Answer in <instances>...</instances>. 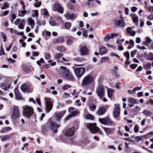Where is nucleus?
<instances>
[{"label":"nucleus","instance_id":"nucleus-31","mask_svg":"<svg viewBox=\"0 0 153 153\" xmlns=\"http://www.w3.org/2000/svg\"><path fill=\"white\" fill-rule=\"evenodd\" d=\"M64 114L62 113L56 114V117L57 118L56 120L59 121L63 116Z\"/></svg>","mask_w":153,"mask_h":153},{"label":"nucleus","instance_id":"nucleus-45","mask_svg":"<svg viewBox=\"0 0 153 153\" xmlns=\"http://www.w3.org/2000/svg\"><path fill=\"white\" fill-rule=\"evenodd\" d=\"M9 7V4L8 3L5 2L4 3V6L1 8L2 10H4L6 8H8Z\"/></svg>","mask_w":153,"mask_h":153},{"label":"nucleus","instance_id":"nucleus-43","mask_svg":"<svg viewBox=\"0 0 153 153\" xmlns=\"http://www.w3.org/2000/svg\"><path fill=\"white\" fill-rule=\"evenodd\" d=\"M73 42V41L70 39H68V40L67 41L66 43L68 45H72Z\"/></svg>","mask_w":153,"mask_h":153},{"label":"nucleus","instance_id":"nucleus-30","mask_svg":"<svg viewBox=\"0 0 153 153\" xmlns=\"http://www.w3.org/2000/svg\"><path fill=\"white\" fill-rule=\"evenodd\" d=\"M113 93V89L111 88H108L107 90V94L108 96L109 97H111L112 96Z\"/></svg>","mask_w":153,"mask_h":153},{"label":"nucleus","instance_id":"nucleus-38","mask_svg":"<svg viewBox=\"0 0 153 153\" xmlns=\"http://www.w3.org/2000/svg\"><path fill=\"white\" fill-rule=\"evenodd\" d=\"M71 23L70 22H66L65 24V28L67 29H69L71 27Z\"/></svg>","mask_w":153,"mask_h":153},{"label":"nucleus","instance_id":"nucleus-58","mask_svg":"<svg viewBox=\"0 0 153 153\" xmlns=\"http://www.w3.org/2000/svg\"><path fill=\"white\" fill-rule=\"evenodd\" d=\"M34 4L35 7H39L41 5V2L39 1L38 2H37L36 3Z\"/></svg>","mask_w":153,"mask_h":153},{"label":"nucleus","instance_id":"nucleus-48","mask_svg":"<svg viewBox=\"0 0 153 153\" xmlns=\"http://www.w3.org/2000/svg\"><path fill=\"white\" fill-rule=\"evenodd\" d=\"M139 126L137 125H136L134 128V131L136 132L137 133L138 132L139 129Z\"/></svg>","mask_w":153,"mask_h":153},{"label":"nucleus","instance_id":"nucleus-20","mask_svg":"<svg viewBox=\"0 0 153 153\" xmlns=\"http://www.w3.org/2000/svg\"><path fill=\"white\" fill-rule=\"evenodd\" d=\"M79 113V111H73L72 113H71V114H70L67 117H66L65 119V120H68L70 118L78 114Z\"/></svg>","mask_w":153,"mask_h":153},{"label":"nucleus","instance_id":"nucleus-14","mask_svg":"<svg viewBox=\"0 0 153 153\" xmlns=\"http://www.w3.org/2000/svg\"><path fill=\"white\" fill-rule=\"evenodd\" d=\"M75 128L73 127L71 128L68 129L65 132V135L67 136H72L75 131Z\"/></svg>","mask_w":153,"mask_h":153},{"label":"nucleus","instance_id":"nucleus-25","mask_svg":"<svg viewBox=\"0 0 153 153\" xmlns=\"http://www.w3.org/2000/svg\"><path fill=\"white\" fill-rule=\"evenodd\" d=\"M28 22L30 25L31 29H33L34 26V20L30 18H29L28 19Z\"/></svg>","mask_w":153,"mask_h":153},{"label":"nucleus","instance_id":"nucleus-59","mask_svg":"<svg viewBox=\"0 0 153 153\" xmlns=\"http://www.w3.org/2000/svg\"><path fill=\"white\" fill-rule=\"evenodd\" d=\"M8 61L11 63H15V60L12 59L11 58H9L8 59Z\"/></svg>","mask_w":153,"mask_h":153},{"label":"nucleus","instance_id":"nucleus-16","mask_svg":"<svg viewBox=\"0 0 153 153\" xmlns=\"http://www.w3.org/2000/svg\"><path fill=\"white\" fill-rule=\"evenodd\" d=\"M117 34L116 33H112L111 35H109L108 34H107L105 37L104 41L107 42L109 39L113 38L114 37L117 36Z\"/></svg>","mask_w":153,"mask_h":153},{"label":"nucleus","instance_id":"nucleus-7","mask_svg":"<svg viewBox=\"0 0 153 153\" xmlns=\"http://www.w3.org/2000/svg\"><path fill=\"white\" fill-rule=\"evenodd\" d=\"M47 98L45 97V100L46 102V112L48 113L52 109L53 104L50 101H47Z\"/></svg>","mask_w":153,"mask_h":153},{"label":"nucleus","instance_id":"nucleus-42","mask_svg":"<svg viewBox=\"0 0 153 153\" xmlns=\"http://www.w3.org/2000/svg\"><path fill=\"white\" fill-rule=\"evenodd\" d=\"M41 12L43 14H44L45 15L47 16L48 15V11L45 9H42L41 10Z\"/></svg>","mask_w":153,"mask_h":153},{"label":"nucleus","instance_id":"nucleus-61","mask_svg":"<svg viewBox=\"0 0 153 153\" xmlns=\"http://www.w3.org/2000/svg\"><path fill=\"white\" fill-rule=\"evenodd\" d=\"M147 19L150 20H153V15L151 14L149 16L147 17Z\"/></svg>","mask_w":153,"mask_h":153},{"label":"nucleus","instance_id":"nucleus-60","mask_svg":"<svg viewBox=\"0 0 153 153\" xmlns=\"http://www.w3.org/2000/svg\"><path fill=\"white\" fill-rule=\"evenodd\" d=\"M37 24L39 25H45V21H44L42 22H40L38 21V22Z\"/></svg>","mask_w":153,"mask_h":153},{"label":"nucleus","instance_id":"nucleus-12","mask_svg":"<svg viewBox=\"0 0 153 153\" xmlns=\"http://www.w3.org/2000/svg\"><path fill=\"white\" fill-rule=\"evenodd\" d=\"M65 78L67 80L71 81H74V78L71 74L68 71H67L65 72Z\"/></svg>","mask_w":153,"mask_h":153},{"label":"nucleus","instance_id":"nucleus-24","mask_svg":"<svg viewBox=\"0 0 153 153\" xmlns=\"http://www.w3.org/2000/svg\"><path fill=\"white\" fill-rule=\"evenodd\" d=\"M127 30L128 33L130 34V36H134L136 34L135 31L134 30H132V28L131 27H128Z\"/></svg>","mask_w":153,"mask_h":153},{"label":"nucleus","instance_id":"nucleus-63","mask_svg":"<svg viewBox=\"0 0 153 153\" xmlns=\"http://www.w3.org/2000/svg\"><path fill=\"white\" fill-rule=\"evenodd\" d=\"M137 47L138 49H139L141 50H145L146 49V48L144 46H140L139 45H137Z\"/></svg>","mask_w":153,"mask_h":153},{"label":"nucleus","instance_id":"nucleus-17","mask_svg":"<svg viewBox=\"0 0 153 153\" xmlns=\"http://www.w3.org/2000/svg\"><path fill=\"white\" fill-rule=\"evenodd\" d=\"M55 10L59 13H62L63 12V10L61 6L58 4H56L55 5Z\"/></svg>","mask_w":153,"mask_h":153},{"label":"nucleus","instance_id":"nucleus-39","mask_svg":"<svg viewBox=\"0 0 153 153\" xmlns=\"http://www.w3.org/2000/svg\"><path fill=\"white\" fill-rule=\"evenodd\" d=\"M49 23L50 25L52 26H58V24L55 21L53 20H51L49 21Z\"/></svg>","mask_w":153,"mask_h":153},{"label":"nucleus","instance_id":"nucleus-49","mask_svg":"<svg viewBox=\"0 0 153 153\" xmlns=\"http://www.w3.org/2000/svg\"><path fill=\"white\" fill-rule=\"evenodd\" d=\"M151 68V64L150 63L147 64L145 66V68L146 70L150 69Z\"/></svg>","mask_w":153,"mask_h":153},{"label":"nucleus","instance_id":"nucleus-62","mask_svg":"<svg viewBox=\"0 0 153 153\" xmlns=\"http://www.w3.org/2000/svg\"><path fill=\"white\" fill-rule=\"evenodd\" d=\"M113 72L114 75L116 77H118L119 76L118 75V72L117 71H115V70H113Z\"/></svg>","mask_w":153,"mask_h":153},{"label":"nucleus","instance_id":"nucleus-19","mask_svg":"<svg viewBox=\"0 0 153 153\" xmlns=\"http://www.w3.org/2000/svg\"><path fill=\"white\" fill-rule=\"evenodd\" d=\"M64 41V38L63 37H58L53 40V42L55 43H61Z\"/></svg>","mask_w":153,"mask_h":153},{"label":"nucleus","instance_id":"nucleus-22","mask_svg":"<svg viewBox=\"0 0 153 153\" xmlns=\"http://www.w3.org/2000/svg\"><path fill=\"white\" fill-rule=\"evenodd\" d=\"M68 19H74L75 18V16L73 14H70L69 13H66L64 15Z\"/></svg>","mask_w":153,"mask_h":153},{"label":"nucleus","instance_id":"nucleus-29","mask_svg":"<svg viewBox=\"0 0 153 153\" xmlns=\"http://www.w3.org/2000/svg\"><path fill=\"white\" fill-rule=\"evenodd\" d=\"M143 113L147 116H150L152 114V113L151 112L147 110H144Z\"/></svg>","mask_w":153,"mask_h":153},{"label":"nucleus","instance_id":"nucleus-34","mask_svg":"<svg viewBox=\"0 0 153 153\" xmlns=\"http://www.w3.org/2000/svg\"><path fill=\"white\" fill-rule=\"evenodd\" d=\"M85 118L87 119L93 120L94 118V117L90 114L88 113L85 116Z\"/></svg>","mask_w":153,"mask_h":153},{"label":"nucleus","instance_id":"nucleus-23","mask_svg":"<svg viewBox=\"0 0 153 153\" xmlns=\"http://www.w3.org/2000/svg\"><path fill=\"white\" fill-rule=\"evenodd\" d=\"M20 88L23 92H27L29 90L28 86L25 84L22 85L21 86Z\"/></svg>","mask_w":153,"mask_h":153},{"label":"nucleus","instance_id":"nucleus-2","mask_svg":"<svg viewBox=\"0 0 153 153\" xmlns=\"http://www.w3.org/2000/svg\"><path fill=\"white\" fill-rule=\"evenodd\" d=\"M23 108L22 113L24 116L29 118L31 116L33 115L34 111L32 107L25 105L24 106Z\"/></svg>","mask_w":153,"mask_h":153},{"label":"nucleus","instance_id":"nucleus-21","mask_svg":"<svg viewBox=\"0 0 153 153\" xmlns=\"http://www.w3.org/2000/svg\"><path fill=\"white\" fill-rule=\"evenodd\" d=\"M14 92L16 98L18 100H20L22 98V96H21L17 88H16L15 89Z\"/></svg>","mask_w":153,"mask_h":153},{"label":"nucleus","instance_id":"nucleus-1","mask_svg":"<svg viewBox=\"0 0 153 153\" xmlns=\"http://www.w3.org/2000/svg\"><path fill=\"white\" fill-rule=\"evenodd\" d=\"M93 82V78L91 75H88L85 76L82 80L81 86L85 87L90 85Z\"/></svg>","mask_w":153,"mask_h":153},{"label":"nucleus","instance_id":"nucleus-54","mask_svg":"<svg viewBox=\"0 0 153 153\" xmlns=\"http://www.w3.org/2000/svg\"><path fill=\"white\" fill-rule=\"evenodd\" d=\"M138 66V65L136 64H132L130 65V68L132 69H135Z\"/></svg>","mask_w":153,"mask_h":153},{"label":"nucleus","instance_id":"nucleus-35","mask_svg":"<svg viewBox=\"0 0 153 153\" xmlns=\"http://www.w3.org/2000/svg\"><path fill=\"white\" fill-rule=\"evenodd\" d=\"M11 130V128L10 127H6L2 128L1 132L3 133Z\"/></svg>","mask_w":153,"mask_h":153},{"label":"nucleus","instance_id":"nucleus-8","mask_svg":"<svg viewBox=\"0 0 153 153\" xmlns=\"http://www.w3.org/2000/svg\"><path fill=\"white\" fill-rule=\"evenodd\" d=\"M115 107L113 112V114L114 118L118 117L120 114V109L118 105L115 104Z\"/></svg>","mask_w":153,"mask_h":153},{"label":"nucleus","instance_id":"nucleus-10","mask_svg":"<svg viewBox=\"0 0 153 153\" xmlns=\"http://www.w3.org/2000/svg\"><path fill=\"white\" fill-rule=\"evenodd\" d=\"M50 124L51 129L53 131L54 133H56L57 132V128L59 127V125L53 121H51Z\"/></svg>","mask_w":153,"mask_h":153},{"label":"nucleus","instance_id":"nucleus-9","mask_svg":"<svg viewBox=\"0 0 153 153\" xmlns=\"http://www.w3.org/2000/svg\"><path fill=\"white\" fill-rule=\"evenodd\" d=\"M79 51L81 54L82 55H86L88 53V51L86 47L85 46L80 45Z\"/></svg>","mask_w":153,"mask_h":153},{"label":"nucleus","instance_id":"nucleus-57","mask_svg":"<svg viewBox=\"0 0 153 153\" xmlns=\"http://www.w3.org/2000/svg\"><path fill=\"white\" fill-rule=\"evenodd\" d=\"M146 42L148 43H150L152 41V39L149 37H147L146 38Z\"/></svg>","mask_w":153,"mask_h":153},{"label":"nucleus","instance_id":"nucleus-64","mask_svg":"<svg viewBox=\"0 0 153 153\" xmlns=\"http://www.w3.org/2000/svg\"><path fill=\"white\" fill-rule=\"evenodd\" d=\"M18 27L20 29H23L24 27V25L22 23H20L18 25Z\"/></svg>","mask_w":153,"mask_h":153},{"label":"nucleus","instance_id":"nucleus-27","mask_svg":"<svg viewBox=\"0 0 153 153\" xmlns=\"http://www.w3.org/2000/svg\"><path fill=\"white\" fill-rule=\"evenodd\" d=\"M103 128L107 134L112 132L114 130V129L112 128H110L105 127H103Z\"/></svg>","mask_w":153,"mask_h":153},{"label":"nucleus","instance_id":"nucleus-6","mask_svg":"<svg viewBox=\"0 0 153 153\" xmlns=\"http://www.w3.org/2000/svg\"><path fill=\"white\" fill-rule=\"evenodd\" d=\"M85 69L84 68H78L75 70L74 72L77 77H81L84 73Z\"/></svg>","mask_w":153,"mask_h":153},{"label":"nucleus","instance_id":"nucleus-33","mask_svg":"<svg viewBox=\"0 0 153 153\" xmlns=\"http://www.w3.org/2000/svg\"><path fill=\"white\" fill-rule=\"evenodd\" d=\"M128 102L130 103L135 104L137 103V100L133 98H131L128 100Z\"/></svg>","mask_w":153,"mask_h":153},{"label":"nucleus","instance_id":"nucleus-36","mask_svg":"<svg viewBox=\"0 0 153 153\" xmlns=\"http://www.w3.org/2000/svg\"><path fill=\"white\" fill-rule=\"evenodd\" d=\"M9 138L10 137L8 135L3 136L1 138V140L2 142H4L9 139Z\"/></svg>","mask_w":153,"mask_h":153},{"label":"nucleus","instance_id":"nucleus-18","mask_svg":"<svg viewBox=\"0 0 153 153\" xmlns=\"http://www.w3.org/2000/svg\"><path fill=\"white\" fill-rule=\"evenodd\" d=\"M132 18L135 25L138 26V16L135 14H133L132 16Z\"/></svg>","mask_w":153,"mask_h":153},{"label":"nucleus","instance_id":"nucleus-37","mask_svg":"<svg viewBox=\"0 0 153 153\" xmlns=\"http://www.w3.org/2000/svg\"><path fill=\"white\" fill-rule=\"evenodd\" d=\"M109 59V57L108 56L102 57L100 61V63L102 64L103 62L106 61Z\"/></svg>","mask_w":153,"mask_h":153},{"label":"nucleus","instance_id":"nucleus-55","mask_svg":"<svg viewBox=\"0 0 153 153\" xmlns=\"http://www.w3.org/2000/svg\"><path fill=\"white\" fill-rule=\"evenodd\" d=\"M51 56L49 53H47L45 55V58L47 59H49L51 58Z\"/></svg>","mask_w":153,"mask_h":153},{"label":"nucleus","instance_id":"nucleus-26","mask_svg":"<svg viewBox=\"0 0 153 153\" xmlns=\"http://www.w3.org/2000/svg\"><path fill=\"white\" fill-rule=\"evenodd\" d=\"M1 87L2 89H3L4 91H6L10 87V84H9L7 85L6 83H4L2 85Z\"/></svg>","mask_w":153,"mask_h":153},{"label":"nucleus","instance_id":"nucleus-28","mask_svg":"<svg viewBox=\"0 0 153 153\" xmlns=\"http://www.w3.org/2000/svg\"><path fill=\"white\" fill-rule=\"evenodd\" d=\"M100 54L102 55L106 53L107 50L105 47H101L99 49Z\"/></svg>","mask_w":153,"mask_h":153},{"label":"nucleus","instance_id":"nucleus-4","mask_svg":"<svg viewBox=\"0 0 153 153\" xmlns=\"http://www.w3.org/2000/svg\"><path fill=\"white\" fill-rule=\"evenodd\" d=\"M86 125L88 128L92 133H101V131L100 129L98 127L94 126L92 124L87 123Z\"/></svg>","mask_w":153,"mask_h":153},{"label":"nucleus","instance_id":"nucleus-13","mask_svg":"<svg viewBox=\"0 0 153 153\" xmlns=\"http://www.w3.org/2000/svg\"><path fill=\"white\" fill-rule=\"evenodd\" d=\"M19 109L17 107H15L14 108L13 112L12 114V117L13 119H16L19 116Z\"/></svg>","mask_w":153,"mask_h":153},{"label":"nucleus","instance_id":"nucleus-15","mask_svg":"<svg viewBox=\"0 0 153 153\" xmlns=\"http://www.w3.org/2000/svg\"><path fill=\"white\" fill-rule=\"evenodd\" d=\"M106 111V109L104 106L100 107L97 112V114L100 115L103 114Z\"/></svg>","mask_w":153,"mask_h":153},{"label":"nucleus","instance_id":"nucleus-40","mask_svg":"<svg viewBox=\"0 0 153 153\" xmlns=\"http://www.w3.org/2000/svg\"><path fill=\"white\" fill-rule=\"evenodd\" d=\"M89 107L90 110L92 111H94L96 107L95 105L91 104L89 105Z\"/></svg>","mask_w":153,"mask_h":153},{"label":"nucleus","instance_id":"nucleus-32","mask_svg":"<svg viewBox=\"0 0 153 153\" xmlns=\"http://www.w3.org/2000/svg\"><path fill=\"white\" fill-rule=\"evenodd\" d=\"M57 49L59 51L63 52L66 51V48L65 47L60 46L57 47Z\"/></svg>","mask_w":153,"mask_h":153},{"label":"nucleus","instance_id":"nucleus-11","mask_svg":"<svg viewBox=\"0 0 153 153\" xmlns=\"http://www.w3.org/2000/svg\"><path fill=\"white\" fill-rule=\"evenodd\" d=\"M114 23L120 27H123L125 25V22L124 19L120 17V20H116L114 21Z\"/></svg>","mask_w":153,"mask_h":153},{"label":"nucleus","instance_id":"nucleus-44","mask_svg":"<svg viewBox=\"0 0 153 153\" xmlns=\"http://www.w3.org/2000/svg\"><path fill=\"white\" fill-rule=\"evenodd\" d=\"M62 56V55L61 53H58L55 55V58L56 59H58L60 58Z\"/></svg>","mask_w":153,"mask_h":153},{"label":"nucleus","instance_id":"nucleus-56","mask_svg":"<svg viewBox=\"0 0 153 153\" xmlns=\"http://www.w3.org/2000/svg\"><path fill=\"white\" fill-rule=\"evenodd\" d=\"M140 110V108L138 106H136L134 108V111L135 112H139Z\"/></svg>","mask_w":153,"mask_h":153},{"label":"nucleus","instance_id":"nucleus-50","mask_svg":"<svg viewBox=\"0 0 153 153\" xmlns=\"http://www.w3.org/2000/svg\"><path fill=\"white\" fill-rule=\"evenodd\" d=\"M26 13V10H23L21 11V14H19V15L21 17H23L25 15Z\"/></svg>","mask_w":153,"mask_h":153},{"label":"nucleus","instance_id":"nucleus-53","mask_svg":"<svg viewBox=\"0 0 153 153\" xmlns=\"http://www.w3.org/2000/svg\"><path fill=\"white\" fill-rule=\"evenodd\" d=\"M70 86L68 84H66L63 86V90H66L68 88H70Z\"/></svg>","mask_w":153,"mask_h":153},{"label":"nucleus","instance_id":"nucleus-51","mask_svg":"<svg viewBox=\"0 0 153 153\" xmlns=\"http://www.w3.org/2000/svg\"><path fill=\"white\" fill-rule=\"evenodd\" d=\"M5 54L4 51L3 47H1V51H0V55L1 56L2 55H4Z\"/></svg>","mask_w":153,"mask_h":153},{"label":"nucleus","instance_id":"nucleus-46","mask_svg":"<svg viewBox=\"0 0 153 153\" xmlns=\"http://www.w3.org/2000/svg\"><path fill=\"white\" fill-rule=\"evenodd\" d=\"M143 136H137L136 137L135 139L137 142H139L141 141L143 139Z\"/></svg>","mask_w":153,"mask_h":153},{"label":"nucleus","instance_id":"nucleus-47","mask_svg":"<svg viewBox=\"0 0 153 153\" xmlns=\"http://www.w3.org/2000/svg\"><path fill=\"white\" fill-rule=\"evenodd\" d=\"M137 50H135L131 52V55L132 57H133L137 53Z\"/></svg>","mask_w":153,"mask_h":153},{"label":"nucleus","instance_id":"nucleus-5","mask_svg":"<svg viewBox=\"0 0 153 153\" xmlns=\"http://www.w3.org/2000/svg\"><path fill=\"white\" fill-rule=\"evenodd\" d=\"M99 121L102 124L104 125L112 124L114 125L115 124L114 122L112 121L108 117H105L104 118L99 119Z\"/></svg>","mask_w":153,"mask_h":153},{"label":"nucleus","instance_id":"nucleus-3","mask_svg":"<svg viewBox=\"0 0 153 153\" xmlns=\"http://www.w3.org/2000/svg\"><path fill=\"white\" fill-rule=\"evenodd\" d=\"M105 92L104 88L102 85H99L96 88V93L100 99H101L104 96Z\"/></svg>","mask_w":153,"mask_h":153},{"label":"nucleus","instance_id":"nucleus-41","mask_svg":"<svg viewBox=\"0 0 153 153\" xmlns=\"http://www.w3.org/2000/svg\"><path fill=\"white\" fill-rule=\"evenodd\" d=\"M124 55L126 57V59L127 60H129L130 58V54L128 51H126L124 53Z\"/></svg>","mask_w":153,"mask_h":153},{"label":"nucleus","instance_id":"nucleus-52","mask_svg":"<svg viewBox=\"0 0 153 153\" xmlns=\"http://www.w3.org/2000/svg\"><path fill=\"white\" fill-rule=\"evenodd\" d=\"M1 36L4 39V40H3L4 41V42L6 41V36L5 34L2 32H1Z\"/></svg>","mask_w":153,"mask_h":153}]
</instances>
